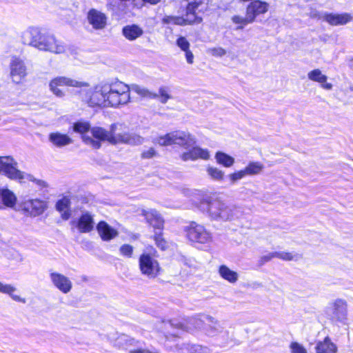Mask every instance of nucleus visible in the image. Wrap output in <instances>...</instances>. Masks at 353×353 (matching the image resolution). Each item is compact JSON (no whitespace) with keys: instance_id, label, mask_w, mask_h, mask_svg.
<instances>
[{"instance_id":"42","label":"nucleus","mask_w":353,"mask_h":353,"mask_svg":"<svg viewBox=\"0 0 353 353\" xmlns=\"http://www.w3.org/2000/svg\"><path fill=\"white\" fill-rule=\"evenodd\" d=\"M274 255H276V258H279L284 261L297 260L298 259V254H294L292 252H274Z\"/></svg>"},{"instance_id":"4","label":"nucleus","mask_w":353,"mask_h":353,"mask_svg":"<svg viewBox=\"0 0 353 353\" xmlns=\"http://www.w3.org/2000/svg\"><path fill=\"white\" fill-rule=\"evenodd\" d=\"M209 217L216 221H232L241 217L240 208L230 206L218 199H212L204 203Z\"/></svg>"},{"instance_id":"8","label":"nucleus","mask_w":353,"mask_h":353,"mask_svg":"<svg viewBox=\"0 0 353 353\" xmlns=\"http://www.w3.org/2000/svg\"><path fill=\"white\" fill-rule=\"evenodd\" d=\"M188 239L194 243H209L212 241V234L202 225L191 222L186 228Z\"/></svg>"},{"instance_id":"20","label":"nucleus","mask_w":353,"mask_h":353,"mask_svg":"<svg viewBox=\"0 0 353 353\" xmlns=\"http://www.w3.org/2000/svg\"><path fill=\"white\" fill-rule=\"evenodd\" d=\"M132 91L136 92L139 95L143 97H147L150 99H156L159 97H165L170 96L168 94V89L165 87H161L159 88V94L150 92L149 90L144 87H141L137 84L131 85Z\"/></svg>"},{"instance_id":"13","label":"nucleus","mask_w":353,"mask_h":353,"mask_svg":"<svg viewBox=\"0 0 353 353\" xmlns=\"http://www.w3.org/2000/svg\"><path fill=\"white\" fill-rule=\"evenodd\" d=\"M331 317L332 320L343 325L347 324V303L346 301L338 299L332 303Z\"/></svg>"},{"instance_id":"54","label":"nucleus","mask_w":353,"mask_h":353,"mask_svg":"<svg viewBox=\"0 0 353 353\" xmlns=\"http://www.w3.org/2000/svg\"><path fill=\"white\" fill-rule=\"evenodd\" d=\"M171 98V96L160 97V101L162 103H165Z\"/></svg>"},{"instance_id":"5","label":"nucleus","mask_w":353,"mask_h":353,"mask_svg":"<svg viewBox=\"0 0 353 353\" xmlns=\"http://www.w3.org/2000/svg\"><path fill=\"white\" fill-rule=\"evenodd\" d=\"M63 87L78 88L79 90L77 92L79 94V92L83 88H88L89 84L87 82L79 81L64 76L57 77L49 83L50 90L53 94L59 98H62L65 95V91L61 88Z\"/></svg>"},{"instance_id":"28","label":"nucleus","mask_w":353,"mask_h":353,"mask_svg":"<svg viewBox=\"0 0 353 353\" xmlns=\"http://www.w3.org/2000/svg\"><path fill=\"white\" fill-rule=\"evenodd\" d=\"M70 200L68 197H63L56 203V209L61 213V218L68 220L71 216Z\"/></svg>"},{"instance_id":"25","label":"nucleus","mask_w":353,"mask_h":353,"mask_svg":"<svg viewBox=\"0 0 353 353\" xmlns=\"http://www.w3.org/2000/svg\"><path fill=\"white\" fill-rule=\"evenodd\" d=\"M97 229L103 241H110L118 235V232L105 221H100L97 225Z\"/></svg>"},{"instance_id":"17","label":"nucleus","mask_w":353,"mask_h":353,"mask_svg":"<svg viewBox=\"0 0 353 353\" xmlns=\"http://www.w3.org/2000/svg\"><path fill=\"white\" fill-rule=\"evenodd\" d=\"M87 19L89 23L96 30H102L107 24L106 15L94 8H92L88 11Z\"/></svg>"},{"instance_id":"50","label":"nucleus","mask_w":353,"mask_h":353,"mask_svg":"<svg viewBox=\"0 0 353 353\" xmlns=\"http://www.w3.org/2000/svg\"><path fill=\"white\" fill-rule=\"evenodd\" d=\"M156 154V151L153 148H150L148 150L143 152L142 157L145 159H150Z\"/></svg>"},{"instance_id":"40","label":"nucleus","mask_w":353,"mask_h":353,"mask_svg":"<svg viewBox=\"0 0 353 353\" xmlns=\"http://www.w3.org/2000/svg\"><path fill=\"white\" fill-rule=\"evenodd\" d=\"M207 173L212 179L216 181H221L224 176V172L214 167H208Z\"/></svg>"},{"instance_id":"6","label":"nucleus","mask_w":353,"mask_h":353,"mask_svg":"<svg viewBox=\"0 0 353 353\" xmlns=\"http://www.w3.org/2000/svg\"><path fill=\"white\" fill-rule=\"evenodd\" d=\"M0 172L11 179L36 181L32 175L17 169V163L10 157H0Z\"/></svg>"},{"instance_id":"10","label":"nucleus","mask_w":353,"mask_h":353,"mask_svg":"<svg viewBox=\"0 0 353 353\" xmlns=\"http://www.w3.org/2000/svg\"><path fill=\"white\" fill-rule=\"evenodd\" d=\"M205 320L194 316L188 318L184 323L178 322L176 320L169 321L165 324V328L173 327L186 332H192L196 330H201L203 327Z\"/></svg>"},{"instance_id":"34","label":"nucleus","mask_w":353,"mask_h":353,"mask_svg":"<svg viewBox=\"0 0 353 353\" xmlns=\"http://www.w3.org/2000/svg\"><path fill=\"white\" fill-rule=\"evenodd\" d=\"M219 273L221 278L227 281L234 283L239 279V274L236 272L230 270L227 265H221L219 268Z\"/></svg>"},{"instance_id":"57","label":"nucleus","mask_w":353,"mask_h":353,"mask_svg":"<svg viewBox=\"0 0 353 353\" xmlns=\"http://www.w3.org/2000/svg\"><path fill=\"white\" fill-rule=\"evenodd\" d=\"M352 65H353V59H352Z\"/></svg>"},{"instance_id":"35","label":"nucleus","mask_w":353,"mask_h":353,"mask_svg":"<svg viewBox=\"0 0 353 353\" xmlns=\"http://www.w3.org/2000/svg\"><path fill=\"white\" fill-rule=\"evenodd\" d=\"M178 132L179 130L171 132L164 136L156 138L154 141L162 146L176 144Z\"/></svg>"},{"instance_id":"37","label":"nucleus","mask_w":353,"mask_h":353,"mask_svg":"<svg viewBox=\"0 0 353 353\" xmlns=\"http://www.w3.org/2000/svg\"><path fill=\"white\" fill-rule=\"evenodd\" d=\"M179 353H209L207 347L197 344H183L179 349Z\"/></svg>"},{"instance_id":"7","label":"nucleus","mask_w":353,"mask_h":353,"mask_svg":"<svg viewBox=\"0 0 353 353\" xmlns=\"http://www.w3.org/2000/svg\"><path fill=\"white\" fill-rule=\"evenodd\" d=\"M73 131L81 134V139L83 142L94 148L99 149L101 147V139H95L92 134V129L90 123L88 121H79L75 122L72 126Z\"/></svg>"},{"instance_id":"30","label":"nucleus","mask_w":353,"mask_h":353,"mask_svg":"<svg viewBox=\"0 0 353 353\" xmlns=\"http://www.w3.org/2000/svg\"><path fill=\"white\" fill-rule=\"evenodd\" d=\"M139 343V341H137L134 338L130 337L128 335L122 334H120L114 341V346L119 348L127 349L131 346H136Z\"/></svg>"},{"instance_id":"11","label":"nucleus","mask_w":353,"mask_h":353,"mask_svg":"<svg viewBox=\"0 0 353 353\" xmlns=\"http://www.w3.org/2000/svg\"><path fill=\"white\" fill-rule=\"evenodd\" d=\"M65 48L63 41L57 39L54 35L47 33L45 39L39 43V47L37 49L54 54H62L65 52Z\"/></svg>"},{"instance_id":"16","label":"nucleus","mask_w":353,"mask_h":353,"mask_svg":"<svg viewBox=\"0 0 353 353\" xmlns=\"http://www.w3.org/2000/svg\"><path fill=\"white\" fill-rule=\"evenodd\" d=\"M49 276L52 285L62 293L67 294L71 291L72 283L66 276L50 270Z\"/></svg>"},{"instance_id":"14","label":"nucleus","mask_w":353,"mask_h":353,"mask_svg":"<svg viewBox=\"0 0 353 353\" xmlns=\"http://www.w3.org/2000/svg\"><path fill=\"white\" fill-rule=\"evenodd\" d=\"M21 208L26 215L37 216L46 210L47 204L45 201L39 199H28L22 202Z\"/></svg>"},{"instance_id":"48","label":"nucleus","mask_w":353,"mask_h":353,"mask_svg":"<svg viewBox=\"0 0 353 353\" xmlns=\"http://www.w3.org/2000/svg\"><path fill=\"white\" fill-rule=\"evenodd\" d=\"M292 353H307L303 346L298 343H292L290 345Z\"/></svg>"},{"instance_id":"22","label":"nucleus","mask_w":353,"mask_h":353,"mask_svg":"<svg viewBox=\"0 0 353 353\" xmlns=\"http://www.w3.org/2000/svg\"><path fill=\"white\" fill-rule=\"evenodd\" d=\"M17 203V196L7 188H0V210L12 208Z\"/></svg>"},{"instance_id":"52","label":"nucleus","mask_w":353,"mask_h":353,"mask_svg":"<svg viewBox=\"0 0 353 353\" xmlns=\"http://www.w3.org/2000/svg\"><path fill=\"white\" fill-rule=\"evenodd\" d=\"M129 353H159L158 351H152L148 349L137 348L132 350Z\"/></svg>"},{"instance_id":"51","label":"nucleus","mask_w":353,"mask_h":353,"mask_svg":"<svg viewBox=\"0 0 353 353\" xmlns=\"http://www.w3.org/2000/svg\"><path fill=\"white\" fill-rule=\"evenodd\" d=\"M223 337H225L226 339L224 341L220 343L221 346L225 347L231 344L232 340L228 332H224V334H223Z\"/></svg>"},{"instance_id":"3","label":"nucleus","mask_w":353,"mask_h":353,"mask_svg":"<svg viewBox=\"0 0 353 353\" xmlns=\"http://www.w3.org/2000/svg\"><path fill=\"white\" fill-rule=\"evenodd\" d=\"M188 1L184 17L165 16L162 22L164 24L184 26L199 23L202 21L201 14L207 10L206 0H187Z\"/></svg>"},{"instance_id":"27","label":"nucleus","mask_w":353,"mask_h":353,"mask_svg":"<svg viewBox=\"0 0 353 353\" xmlns=\"http://www.w3.org/2000/svg\"><path fill=\"white\" fill-rule=\"evenodd\" d=\"M48 139L53 145L57 148H62L72 143V139L69 136L59 132L50 133Z\"/></svg>"},{"instance_id":"9","label":"nucleus","mask_w":353,"mask_h":353,"mask_svg":"<svg viewBox=\"0 0 353 353\" xmlns=\"http://www.w3.org/2000/svg\"><path fill=\"white\" fill-rule=\"evenodd\" d=\"M139 268L143 274L150 279L155 278L159 272L160 267L158 261L149 254H143L140 256Z\"/></svg>"},{"instance_id":"33","label":"nucleus","mask_w":353,"mask_h":353,"mask_svg":"<svg viewBox=\"0 0 353 353\" xmlns=\"http://www.w3.org/2000/svg\"><path fill=\"white\" fill-rule=\"evenodd\" d=\"M122 32L125 37L130 41L135 40L143 33V30L137 25L125 26Z\"/></svg>"},{"instance_id":"21","label":"nucleus","mask_w":353,"mask_h":353,"mask_svg":"<svg viewBox=\"0 0 353 353\" xmlns=\"http://www.w3.org/2000/svg\"><path fill=\"white\" fill-rule=\"evenodd\" d=\"M141 214L145 216L147 222L154 229L161 230L164 221L161 214L155 210H143Z\"/></svg>"},{"instance_id":"23","label":"nucleus","mask_w":353,"mask_h":353,"mask_svg":"<svg viewBox=\"0 0 353 353\" xmlns=\"http://www.w3.org/2000/svg\"><path fill=\"white\" fill-rule=\"evenodd\" d=\"M94 224L93 216L90 213L86 212L83 213L79 217L77 223V228L80 232L87 233L93 230Z\"/></svg>"},{"instance_id":"26","label":"nucleus","mask_w":353,"mask_h":353,"mask_svg":"<svg viewBox=\"0 0 353 353\" xmlns=\"http://www.w3.org/2000/svg\"><path fill=\"white\" fill-rule=\"evenodd\" d=\"M307 77L310 80L321 83V88L330 90L332 88V84L327 83V77L322 74L319 69H315L308 72Z\"/></svg>"},{"instance_id":"24","label":"nucleus","mask_w":353,"mask_h":353,"mask_svg":"<svg viewBox=\"0 0 353 353\" xmlns=\"http://www.w3.org/2000/svg\"><path fill=\"white\" fill-rule=\"evenodd\" d=\"M188 152H184L181 155V158L183 161L196 160L198 158L203 159H208L210 157L209 152L208 150L202 149L199 147L192 146Z\"/></svg>"},{"instance_id":"47","label":"nucleus","mask_w":353,"mask_h":353,"mask_svg":"<svg viewBox=\"0 0 353 353\" xmlns=\"http://www.w3.org/2000/svg\"><path fill=\"white\" fill-rule=\"evenodd\" d=\"M154 241L157 247L161 248L162 250H165L167 246L166 241L162 238L161 234L156 233L154 236Z\"/></svg>"},{"instance_id":"29","label":"nucleus","mask_w":353,"mask_h":353,"mask_svg":"<svg viewBox=\"0 0 353 353\" xmlns=\"http://www.w3.org/2000/svg\"><path fill=\"white\" fill-rule=\"evenodd\" d=\"M196 143L195 139L189 132L179 130L176 145L184 147L185 149L190 148Z\"/></svg>"},{"instance_id":"56","label":"nucleus","mask_w":353,"mask_h":353,"mask_svg":"<svg viewBox=\"0 0 353 353\" xmlns=\"http://www.w3.org/2000/svg\"><path fill=\"white\" fill-rule=\"evenodd\" d=\"M177 334H176V333L173 334L174 336H176Z\"/></svg>"},{"instance_id":"38","label":"nucleus","mask_w":353,"mask_h":353,"mask_svg":"<svg viewBox=\"0 0 353 353\" xmlns=\"http://www.w3.org/2000/svg\"><path fill=\"white\" fill-rule=\"evenodd\" d=\"M215 158L218 163L227 168L231 167L234 163L233 157L222 152H216Z\"/></svg>"},{"instance_id":"2","label":"nucleus","mask_w":353,"mask_h":353,"mask_svg":"<svg viewBox=\"0 0 353 353\" xmlns=\"http://www.w3.org/2000/svg\"><path fill=\"white\" fill-rule=\"evenodd\" d=\"M123 125L119 123L110 125V130H105L101 127H93L92 134L95 139L102 141H108L111 144L126 143L129 145H140L143 142V138L141 136L129 132H120Z\"/></svg>"},{"instance_id":"31","label":"nucleus","mask_w":353,"mask_h":353,"mask_svg":"<svg viewBox=\"0 0 353 353\" xmlns=\"http://www.w3.org/2000/svg\"><path fill=\"white\" fill-rule=\"evenodd\" d=\"M17 288L10 285L7 283H3L0 281V292L8 294L12 300L20 302L22 303H26V299L25 298H22L19 295H17L14 294L15 292H17Z\"/></svg>"},{"instance_id":"41","label":"nucleus","mask_w":353,"mask_h":353,"mask_svg":"<svg viewBox=\"0 0 353 353\" xmlns=\"http://www.w3.org/2000/svg\"><path fill=\"white\" fill-rule=\"evenodd\" d=\"M233 23L241 24L237 27V30H241L243 28L244 26L252 23L253 21H250L248 19V14L246 13L245 17H242L238 15H235L232 18Z\"/></svg>"},{"instance_id":"46","label":"nucleus","mask_w":353,"mask_h":353,"mask_svg":"<svg viewBox=\"0 0 353 353\" xmlns=\"http://www.w3.org/2000/svg\"><path fill=\"white\" fill-rule=\"evenodd\" d=\"M208 52L214 57H221L226 54V50L223 48H213L208 50Z\"/></svg>"},{"instance_id":"15","label":"nucleus","mask_w":353,"mask_h":353,"mask_svg":"<svg viewBox=\"0 0 353 353\" xmlns=\"http://www.w3.org/2000/svg\"><path fill=\"white\" fill-rule=\"evenodd\" d=\"M10 68V77L14 83H19L27 75V68L24 61L19 57H12Z\"/></svg>"},{"instance_id":"49","label":"nucleus","mask_w":353,"mask_h":353,"mask_svg":"<svg viewBox=\"0 0 353 353\" xmlns=\"http://www.w3.org/2000/svg\"><path fill=\"white\" fill-rule=\"evenodd\" d=\"M273 258H276V255H274V252H270V253H269V254H268L266 255H264V256L261 257V259L259 260V265H263L265 263L270 261Z\"/></svg>"},{"instance_id":"36","label":"nucleus","mask_w":353,"mask_h":353,"mask_svg":"<svg viewBox=\"0 0 353 353\" xmlns=\"http://www.w3.org/2000/svg\"><path fill=\"white\" fill-rule=\"evenodd\" d=\"M204 319L208 325L204 327L205 334L210 336L216 335L219 331V324L214 318L210 316H205Z\"/></svg>"},{"instance_id":"53","label":"nucleus","mask_w":353,"mask_h":353,"mask_svg":"<svg viewBox=\"0 0 353 353\" xmlns=\"http://www.w3.org/2000/svg\"><path fill=\"white\" fill-rule=\"evenodd\" d=\"M185 52L187 62L190 64H192L194 60V55L192 52L190 50L185 51Z\"/></svg>"},{"instance_id":"43","label":"nucleus","mask_w":353,"mask_h":353,"mask_svg":"<svg viewBox=\"0 0 353 353\" xmlns=\"http://www.w3.org/2000/svg\"><path fill=\"white\" fill-rule=\"evenodd\" d=\"M247 174L245 172V170H242L240 171H238L236 172L230 174L228 177L231 181L232 183H236L238 180H240L243 179L244 176H245Z\"/></svg>"},{"instance_id":"39","label":"nucleus","mask_w":353,"mask_h":353,"mask_svg":"<svg viewBox=\"0 0 353 353\" xmlns=\"http://www.w3.org/2000/svg\"><path fill=\"white\" fill-rule=\"evenodd\" d=\"M263 168L264 166L261 163L254 161L250 162L244 170L247 175H254L259 174Z\"/></svg>"},{"instance_id":"18","label":"nucleus","mask_w":353,"mask_h":353,"mask_svg":"<svg viewBox=\"0 0 353 353\" xmlns=\"http://www.w3.org/2000/svg\"><path fill=\"white\" fill-rule=\"evenodd\" d=\"M269 4L266 2L259 0H255L251 2L247 7L246 12L248 14L250 21H254L255 18L259 15L268 12Z\"/></svg>"},{"instance_id":"12","label":"nucleus","mask_w":353,"mask_h":353,"mask_svg":"<svg viewBox=\"0 0 353 353\" xmlns=\"http://www.w3.org/2000/svg\"><path fill=\"white\" fill-rule=\"evenodd\" d=\"M46 34L47 32H42L39 28L30 27L23 32L22 42L37 49Z\"/></svg>"},{"instance_id":"44","label":"nucleus","mask_w":353,"mask_h":353,"mask_svg":"<svg viewBox=\"0 0 353 353\" xmlns=\"http://www.w3.org/2000/svg\"><path fill=\"white\" fill-rule=\"evenodd\" d=\"M176 45L184 52L190 48V43L184 37H180L177 39Z\"/></svg>"},{"instance_id":"32","label":"nucleus","mask_w":353,"mask_h":353,"mask_svg":"<svg viewBox=\"0 0 353 353\" xmlns=\"http://www.w3.org/2000/svg\"><path fill=\"white\" fill-rule=\"evenodd\" d=\"M316 353H336L337 352V347L327 336L323 341L318 342L316 346Z\"/></svg>"},{"instance_id":"19","label":"nucleus","mask_w":353,"mask_h":353,"mask_svg":"<svg viewBox=\"0 0 353 353\" xmlns=\"http://www.w3.org/2000/svg\"><path fill=\"white\" fill-rule=\"evenodd\" d=\"M320 18L332 26H343L347 23L352 19L351 14L346 12L342 14L325 12L322 14Z\"/></svg>"},{"instance_id":"45","label":"nucleus","mask_w":353,"mask_h":353,"mask_svg":"<svg viewBox=\"0 0 353 353\" xmlns=\"http://www.w3.org/2000/svg\"><path fill=\"white\" fill-rule=\"evenodd\" d=\"M120 252L125 256L131 257L133 253V247L128 244H124L120 248Z\"/></svg>"},{"instance_id":"55","label":"nucleus","mask_w":353,"mask_h":353,"mask_svg":"<svg viewBox=\"0 0 353 353\" xmlns=\"http://www.w3.org/2000/svg\"><path fill=\"white\" fill-rule=\"evenodd\" d=\"M37 183L39 185H41V183H43L44 182L40 180L37 181Z\"/></svg>"},{"instance_id":"1","label":"nucleus","mask_w":353,"mask_h":353,"mask_svg":"<svg viewBox=\"0 0 353 353\" xmlns=\"http://www.w3.org/2000/svg\"><path fill=\"white\" fill-rule=\"evenodd\" d=\"M132 90L125 83L117 81L101 82L94 88H83L79 91L80 99L90 107H112L127 104L130 100Z\"/></svg>"}]
</instances>
